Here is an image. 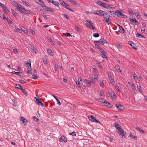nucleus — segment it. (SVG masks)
Segmentation results:
<instances>
[{"label": "nucleus", "instance_id": "obj_57", "mask_svg": "<svg viewBox=\"0 0 147 147\" xmlns=\"http://www.w3.org/2000/svg\"><path fill=\"white\" fill-rule=\"evenodd\" d=\"M90 79L91 81V82H92V83H94V80L93 78L92 77H90Z\"/></svg>", "mask_w": 147, "mask_h": 147}, {"label": "nucleus", "instance_id": "obj_32", "mask_svg": "<svg viewBox=\"0 0 147 147\" xmlns=\"http://www.w3.org/2000/svg\"><path fill=\"white\" fill-rule=\"evenodd\" d=\"M115 68L117 71H119L121 72H122L120 70V67L119 66L116 65Z\"/></svg>", "mask_w": 147, "mask_h": 147}, {"label": "nucleus", "instance_id": "obj_13", "mask_svg": "<svg viewBox=\"0 0 147 147\" xmlns=\"http://www.w3.org/2000/svg\"><path fill=\"white\" fill-rule=\"evenodd\" d=\"M11 73L15 74H16L17 76H20V77H24V76L23 75H21V74H22V72H16L15 71H13L11 72Z\"/></svg>", "mask_w": 147, "mask_h": 147}, {"label": "nucleus", "instance_id": "obj_53", "mask_svg": "<svg viewBox=\"0 0 147 147\" xmlns=\"http://www.w3.org/2000/svg\"><path fill=\"white\" fill-rule=\"evenodd\" d=\"M35 74H33L32 78L33 79H35L38 78V76L35 75Z\"/></svg>", "mask_w": 147, "mask_h": 147}, {"label": "nucleus", "instance_id": "obj_36", "mask_svg": "<svg viewBox=\"0 0 147 147\" xmlns=\"http://www.w3.org/2000/svg\"><path fill=\"white\" fill-rule=\"evenodd\" d=\"M136 35V36L137 37H141V38H145V37L144 36H143L142 35H141V34H140L138 33H137Z\"/></svg>", "mask_w": 147, "mask_h": 147}, {"label": "nucleus", "instance_id": "obj_41", "mask_svg": "<svg viewBox=\"0 0 147 147\" xmlns=\"http://www.w3.org/2000/svg\"><path fill=\"white\" fill-rule=\"evenodd\" d=\"M88 119L90 120V121H92V122H93V119H94V118L92 116L90 115V116H88Z\"/></svg>", "mask_w": 147, "mask_h": 147}, {"label": "nucleus", "instance_id": "obj_27", "mask_svg": "<svg viewBox=\"0 0 147 147\" xmlns=\"http://www.w3.org/2000/svg\"><path fill=\"white\" fill-rule=\"evenodd\" d=\"M136 128L141 133H144V130L142 129L141 128H139L138 127H136Z\"/></svg>", "mask_w": 147, "mask_h": 147}, {"label": "nucleus", "instance_id": "obj_44", "mask_svg": "<svg viewBox=\"0 0 147 147\" xmlns=\"http://www.w3.org/2000/svg\"><path fill=\"white\" fill-rule=\"evenodd\" d=\"M104 105L106 106L110 105V103L107 101H104L103 102Z\"/></svg>", "mask_w": 147, "mask_h": 147}, {"label": "nucleus", "instance_id": "obj_5", "mask_svg": "<svg viewBox=\"0 0 147 147\" xmlns=\"http://www.w3.org/2000/svg\"><path fill=\"white\" fill-rule=\"evenodd\" d=\"M115 15H116V17H119L121 16V18H125L127 17L123 14L122 13L121 11H118L115 12Z\"/></svg>", "mask_w": 147, "mask_h": 147}, {"label": "nucleus", "instance_id": "obj_14", "mask_svg": "<svg viewBox=\"0 0 147 147\" xmlns=\"http://www.w3.org/2000/svg\"><path fill=\"white\" fill-rule=\"evenodd\" d=\"M129 44L134 49H138L137 47H136V45L134 43H132L131 41H129Z\"/></svg>", "mask_w": 147, "mask_h": 147}, {"label": "nucleus", "instance_id": "obj_37", "mask_svg": "<svg viewBox=\"0 0 147 147\" xmlns=\"http://www.w3.org/2000/svg\"><path fill=\"white\" fill-rule=\"evenodd\" d=\"M100 11L101 12H102V13H104V14H105V15L108 16H109V15L110 14L109 11H107V12H105V11H103L102 10H100Z\"/></svg>", "mask_w": 147, "mask_h": 147}, {"label": "nucleus", "instance_id": "obj_2", "mask_svg": "<svg viewBox=\"0 0 147 147\" xmlns=\"http://www.w3.org/2000/svg\"><path fill=\"white\" fill-rule=\"evenodd\" d=\"M113 125L116 129L119 132V135L121 136L122 138H123V136H124L123 130L122 129L120 128V127H121V126L118 124L116 122L114 123Z\"/></svg>", "mask_w": 147, "mask_h": 147}, {"label": "nucleus", "instance_id": "obj_55", "mask_svg": "<svg viewBox=\"0 0 147 147\" xmlns=\"http://www.w3.org/2000/svg\"><path fill=\"white\" fill-rule=\"evenodd\" d=\"M69 1L72 3H73V4H76V2L74 1V0H69Z\"/></svg>", "mask_w": 147, "mask_h": 147}, {"label": "nucleus", "instance_id": "obj_30", "mask_svg": "<svg viewBox=\"0 0 147 147\" xmlns=\"http://www.w3.org/2000/svg\"><path fill=\"white\" fill-rule=\"evenodd\" d=\"M111 97L113 98H115L116 97V95L114 92H112L111 93Z\"/></svg>", "mask_w": 147, "mask_h": 147}, {"label": "nucleus", "instance_id": "obj_12", "mask_svg": "<svg viewBox=\"0 0 147 147\" xmlns=\"http://www.w3.org/2000/svg\"><path fill=\"white\" fill-rule=\"evenodd\" d=\"M100 41L101 42H99V44H101L103 45H104V44H107V42L106 40L105 39H102V38H101L100 39Z\"/></svg>", "mask_w": 147, "mask_h": 147}, {"label": "nucleus", "instance_id": "obj_51", "mask_svg": "<svg viewBox=\"0 0 147 147\" xmlns=\"http://www.w3.org/2000/svg\"><path fill=\"white\" fill-rule=\"evenodd\" d=\"M45 13H42V15L44 17L45 19V20H47L48 18L47 17V16L46 15H45Z\"/></svg>", "mask_w": 147, "mask_h": 147}, {"label": "nucleus", "instance_id": "obj_61", "mask_svg": "<svg viewBox=\"0 0 147 147\" xmlns=\"http://www.w3.org/2000/svg\"><path fill=\"white\" fill-rule=\"evenodd\" d=\"M55 67L56 68L55 69V70L56 71H57L58 69H59L58 65L56 64H55Z\"/></svg>", "mask_w": 147, "mask_h": 147}, {"label": "nucleus", "instance_id": "obj_15", "mask_svg": "<svg viewBox=\"0 0 147 147\" xmlns=\"http://www.w3.org/2000/svg\"><path fill=\"white\" fill-rule=\"evenodd\" d=\"M100 10H94L92 11L91 13L95 15H99L100 14Z\"/></svg>", "mask_w": 147, "mask_h": 147}, {"label": "nucleus", "instance_id": "obj_19", "mask_svg": "<svg viewBox=\"0 0 147 147\" xmlns=\"http://www.w3.org/2000/svg\"><path fill=\"white\" fill-rule=\"evenodd\" d=\"M109 13H111L109 14V17L113 16L115 17H116V15H115V12H114V11H109Z\"/></svg>", "mask_w": 147, "mask_h": 147}, {"label": "nucleus", "instance_id": "obj_35", "mask_svg": "<svg viewBox=\"0 0 147 147\" xmlns=\"http://www.w3.org/2000/svg\"><path fill=\"white\" fill-rule=\"evenodd\" d=\"M8 22V23L9 26L10 24H13L12 22L8 18H6Z\"/></svg>", "mask_w": 147, "mask_h": 147}, {"label": "nucleus", "instance_id": "obj_31", "mask_svg": "<svg viewBox=\"0 0 147 147\" xmlns=\"http://www.w3.org/2000/svg\"><path fill=\"white\" fill-rule=\"evenodd\" d=\"M3 10L5 12V13H7L9 12V10L7 9L6 6L3 7Z\"/></svg>", "mask_w": 147, "mask_h": 147}, {"label": "nucleus", "instance_id": "obj_1", "mask_svg": "<svg viewBox=\"0 0 147 147\" xmlns=\"http://www.w3.org/2000/svg\"><path fill=\"white\" fill-rule=\"evenodd\" d=\"M11 4L13 5L16 7V8L20 12L25 14H34V12L31 10L26 9L25 7L22 5L17 3L16 2H11Z\"/></svg>", "mask_w": 147, "mask_h": 147}, {"label": "nucleus", "instance_id": "obj_9", "mask_svg": "<svg viewBox=\"0 0 147 147\" xmlns=\"http://www.w3.org/2000/svg\"><path fill=\"white\" fill-rule=\"evenodd\" d=\"M34 100L35 99L36 100V104H38V105H41L43 107L44 106V105L43 104L39 99H38L36 97H34Z\"/></svg>", "mask_w": 147, "mask_h": 147}, {"label": "nucleus", "instance_id": "obj_38", "mask_svg": "<svg viewBox=\"0 0 147 147\" xmlns=\"http://www.w3.org/2000/svg\"><path fill=\"white\" fill-rule=\"evenodd\" d=\"M96 64L98 65V66L99 67H101V68L102 67V66L101 64L100 63V62L99 61H96Z\"/></svg>", "mask_w": 147, "mask_h": 147}, {"label": "nucleus", "instance_id": "obj_60", "mask_svg": "<svg viewBox=\"0 0 147 147\" xmlns=\"http://www.w3.org/2000/svg\"><path fill=\"white\" fill-rule=\"evenodd\" d=\"M115 89L118 92H119V91H120V90L119 89V88L118 86H116L115 87Z\"/></svg>", "mask_w": 147, "mask_h": 147}, {"label": "nucleus", "instance_id": "obj_23", "mask_svg": "<svg viewBox=\"0 0 147 147\" xmlns=\"http://www.w3.org/2000/svg\"><path fill=\"white\" fill-rule=\"evenodd\" d=\"M14 31L16 32H19L20 33H21L22 32V30L18 28H15L14 29Z\"/></svg>", "mask_w": 147, "mask_h": 147}, {"label": "nucleus", "instance_id": "obj_50", "mask_svg": "<svg viewBox=\"0 0 147 147\" xmlns=\"http://www.w3.org/2000/svg\"><path fill=\"white\" fill-rule=\"evenodd\" d=\"M41 5L42 6V7L43 9H45V7H47L46 5L45 4V3H44V2L43 3H42Z\"/></svg>", "mask_w": 147, "mask_h": 147}, {"label": "nucleus", "instance_id": "obj_52", "mask_svg": "<svg viewBox=\"0 0 147 147\" xmlns=\"http://www.w3.org/2000/svg\"><path fill=\"white\" fill-rule=\"evenodd\" d=\"M129 19H130V21L131 22H133L134 23H135V20H136V19L134 18H129Z\"/></svg>", "mask_w": 147, "mask_h": 147}, {"label": "nucleus", "instance_id": "obj_29", "mask_svg": "<svg viewBox=\"0 0 147 147\" xmlns=\"http://www.w3.org/2000/svg\"><path fill=\"white\" fill-rule=\"evenodd\" d=\"M30 63H29L28 62L25 63L27 67H28V68L29 69L31 68V64L30 63Z\"/></svg>", "mask_w": 147, "mask_h": 147}, {"label": "nucleus", "instance_id": "obj_11", "mask_svg": "<svg viewBox=\"0 0 147 147\" xmlns=\"http://www.w3.org/2000/svg\"><path fill=\"white\" fill-rule=\"evenodd\" d=\"M103 18L104 20H105V22L107 23L108 24H109V23H111V20H109V17L107 18L104 17H103Z\"/></svg>", "mask_w": 147, "mask_h": 147}, {"label": "nucleus", "instance_id": "obj_62", "mask_svg": "<svg viewBox=\"0 0 147 147\" xmlns=\"http://www.w3.org/2000/svg\"><path fill=\"white\" fill-rule=\"evenodd\" d=\"M0 16L3 19H5L7 18L6 17H5V16L4 14H2V15Z\"/></svg>", "mask_w": 147, "mask_h": 147}, {"label": "nucleus", "instance_id": "obj_56", "mask_svg": "<svg viewBox=\"0 0 147 147\" xmlns=\"http://www.w3.org/2000/svg\"><path fill=\"white\" fill-rule=\"evenodd\" d=\"M33 118L35 121H39V119L35 116H33Z\"/></svg>", "mask_w": 147, "mask_h": 147}, {"label": "nucleus", "instance_id": "obj_26", "mask_svg": "<svg viewBox=\"0 0 147 147\" xmlns=\"http://www.w3.org/2000/svg\"><path fill=\"white\" fill-rule=\"evenodd\" d=\"M89 25V28H90L92 29L93 30H94L95 29V27L93 25L92 23H90V24Z\"/></svg>", "mask_w": 147, "mask_h": 147}, {"label": "nucleus", "instance_id": "obj_42", "mask_svg": "<svg viewBox=\"0 0 147 147\" xmlns=\"http://www.w3.org/2000/svg\"><path fill=\"white\" fill-rule=\"evenodd\" d=\"M24 93V94L26 96H27V93L26 90L25 89H24L23 88L21 90Z\"/></svg>", "mask_w": 147, "mask_h": 147}, {"label": "nucleus", "instance_id": "obj_25", "mask_svg": "<svg viewBox=\"0 0 147 147\" xmlns=\"http://www.w3.org/2000/svg\"><path fill=\"white\" fill-rule=\"evenodd\" d=\"M52 3L57 7H59V3L58 2L56 1H54V0L52 2Z\"/></svg>", "mask_w": 147, "mask_h": 147}, {"label": "nucleus", "instance_id": "obj_47", "mask_svg": "<svg viewBox=\"0 0 147 147\" xmlns=\"http://www.w3.org/2000/svg\"><path fill=\"white\" fill-rule=\"evenodd\" d=\"M99 49V51L101 52V53H105V51L104 50V49L100 47Z\"/></svg>", "mask_w": 147, "mask_h": 147}, {"label": "nucleus", "instance_id": "obj_46", "mask_svg": "<svg viewBox=\"0 0 147 147\" xmlns=\"http://www.w3.org/2000/svg\"><path fill=\"white\" fill-rule=\"evenodd\" d=\"M93 36L95 37H98L99 36V34L98 33H96L93 34Z\"/></svg>", "mask_w": 147, "mask_h": 147}, {"label": "nucleus", "instance_id": "obj_20", "mask_svg": "<svg viewBox=\"0 0 147 147\" xmlns=\"http://www.w3.org/2000/svg\"><path fill=\"white\" fill-rule=\"evenodd\" d=\"M45 9L46 11H48L51 12L54 11V10H53L51 8L49 7L48 6H47L45 8Z\"/></svg>", "mask_w": 147, "mask_h": 147}, {"label": "nucleus", "instance_id": "obj_34", "mask_svg": "<svg viewBox=\"0 0 147 147\" xmlns=\"http://www.w3.org/2000/svg\"><path fill=\"white\" fill-rule=\"evenodd\" d=\"M47 50L48 53L51 54V55L53 56V53L51 49H48Z\"/></svg>", "mask_w": 147, "mask_h": 147}, {"label": "nucleus", "instance_id": "obj_45", "mask_svg": "<svg viewBox=\"0 0 147 147\" xmlns=\"http://www.w3.org/2000/svg\"><path fill=\"white\" fill-rule=\"evenodd\" d=\"M100 85L101 87H104L105 86H104V83L103 82V81H100Z\"/></svg>", "mask_w": 147, "mask_h": 147}, {"label": "nucleus", "instance_id": "obj_24", "mask_svg": "<svg viewBox=\"0 0 147 147\" xmlns=\"http://www.w3.org/2000/svg\"><path fill=\"white\" fill-rule=\"evenodd\" d=\"M29 47L30 48L32 49L35 52V53H36V52L35 51L36 49L33 45H32L31 44H29Z\"/></svg>", "mask_w": 147, "mask_h": 147}, {"label": "nucleus", "instance_id": "obj_28", "mask_svg": "<svg viewBox=\"0 0 147 147\" xmlns=\"http://www.w3.org/2000/svg\"><path fill=\"white\" fill-rule=\"evenodd\" d=\"M19 82L22 84H25L26 82V80L25 79L23 78L21 80H20Z\"/></svg>", "mask_w": 147, "mask_h": 147}, {"label": "nucleus", "instance_id": "obj_7", "mask_svg": "<svg viewBox=\"0 0 147 147\" xmlns=\"http://www.w3.org/2000/svg\"><path fill=\"white\" fill-rule=\"evenodd\" d=\"M59 141L61 142H67V138L64 136L62 135L59 139Z\"/></svg>", "mask_w": 147, "mask_h": 147}, {"label": "nucleus", "instance_id": "obj_39", "mask_svg": "<svg viewBox=\"0 0 147 147\" xmlns=\"http://www.w3.org/2000/svg\"><path fill=\"white\" fill-rule=\"evenodd\" d=\"M104 98H97V100L98 101L100 102L101 103H103V100H104Z\"/></svg>", "mask_w": 147, "mask_h": 147}, {"label": "nucleus", "instance_id": "obj_16", "mask_svg": "<svg viewBox=\"0 0 147 147\" xmlns=\"http://www.w3.org/2000/svg\"><path fill=\"white\" fill-rule=\"evenodd\" d=\"M22 2L27 7H30L31 6V5L28 2L23 0H22Z\"/></svg>", "mask_w": 147, "mask_h": 147}, {"label": "nucleus", "instance_id": "obj_18", "mask_svg": "<svg viewBox=\"0 0 147 147\" xmlns=\"http://www.w3.org/2000/svg\"><path fill=\"white\" fill-rule=\"evenodd\" d=\"M84 81L87 84V85H88V87L89 88H91V83L92 82H90L89 80H88L86 79H85L84 80Z\"/></svg>", "mask_w": 147, "mask_h": 147}, {"label": "nucleus", "instance_id": "obj_8", "mask_svg": "<svg viewBox=\"0 0 147 147\" xmlns=\"http://www.w3.org/2000/svg\"><path fill=\"white\" fill-rule=\"evenodd\" d=\"M116 107L119 110L122 111L124 109V107L123 106L119 104H116Z\"/></svg>", "mask_w": 147, "mask_h": 147}, {"label": "nucleus", "instance_id": "obj_40", "mask_svg": "<svg viewBox=\"0 0 147 147\" xmlns=\"http://www.w3.org/2000/svg\"><path fill=\"white\" fill-rule=\"evenodd\" d=\"M75 27L76 30H77L78 32H81V30H80L79 28L78 27L76 26Z\"/></svg>", "mask_w": 147, "mask_h": 147}, {"label": "nucleus", "instance_id": "obj_54", "mask_svg": "<svg viewBox=\"0 0 147 147\" xmlns=\"http://www.w3.org/2000/svg\"><path fill=\"white\" fill-rule=\"evenodd\" d=\"M63 16L67 19L68 20L69 19V16L68 15H67L66 14L64 13L63 14Z\"/></svg>", "mask_w": 147, "mask_h": 147}, {"label": "nucleus", "instance_id": "obj_59", "mask_svg": "<svg viewBox=\"0 0 147 147\" xmlns=\"http://www.w3.org/2000/svg\"><path fill=\"white\" fill-rule=\"evenodd\" d=\"M128 12L129 13L134 14V13L133 12V11L131 9H128Z\"/></svg>", "mask_w": 147, "mask_h": 147}, {"label": "nucleus", "instance_id": "obj_3", "mask_svg": "<svg viewBox=\"0 0 147 147\" xmlns=\"http://www.w3.org/2000/svg\"><path fill=\"white\" fill-rule=\"evenodd\" d=\"M96 3L98 5H99L100 6L107 9L109 8V7H110V6H112V5H109L108 4L102 3L101 1H97Z\"/></svg>", "mask_w": 147, "mask_h": 147}, {"label": "nucleus", "instance_id": "obj_33", "mask_svg": "<svg viewBox=\"0 0 147 147\" xmlns=\"http://www.w3.org/2000/svg\"><path fill=\"white\" fill-rule=\"evenodd\" d=\"M15 86L16 88L20 89V90H22V88H23L19 84H16Z\"/></svg>", "mask_w": 147, "mask_h": 147}, {"label": "nucleus", "instance_id": "obj_64", "mask_svg": "<svg viewBox=\"0 0 147 147\" xmlns=\"http://www.w3.org/2000/svg\"><path fill=\"white\" fill-rule=\"evenodd\" d=\"M117 46L119 49L121 48V46L119 43L117 44Z\"/></svg>", "mask_w": 147, "mask_h": 147}, {"label": "nucleus", "instance_id": "obj_10", "mask_svg": "<svg viewBox=\"0 0 147 147\" xmlns=\"http://www.w3.org/2000/svg\"><path fill=\"white\" fill-rule=\"evenodd\" d=\"M20 119L21 121L23 122V123L24 124V126L26 125L27 124V122H28V121H27L26 119L22 117H20Z\"/></svg>", "mask_w": 147, "mask_h": 147}, {"label": "nucleus", "instance_id": "obj_6", "mask_svg": "<svg viewBox=\"0 0 147 147\" xmlns=\"http://www.w3.org/2000/svg\"><path fill=\"white\" fill-rule=\"evenodd\" d=\"M109 79L111 81V83L114 84L115 83V81L112 78L111 74L110 72H108L107 73Z\"/></svg>", "mask_w": 147, "mask_h": 147}, {"label": "nucleus", "instance_id": "obj_43", "mask_svg": "<svg viewBox=\"0 0 147 147\" xmlns=\"http://www.w3.org/2000/svg\"><path fill=\"white\" fill-rule=\"evenodd\" d=\"M137 88L139 90V91H140V92H142V89L140 86H137Z\"/></svg>", "mask_w": 147, "mask_h": 147}, {"label": "nucleus", "instance_id": "obj_22", "mask_svg": "<svg viewBox=\"0 0 147 147\" xmlns=\"http://www.w3.org/2000/svg\"><path fill=\"white\" fill-rule=\"evenodd\" d=\"M134 134L130 132L129 136L131 137L132 138H134L135 140H136L137 139V137L136 136H134Z\"/></svg>", "mask_w": 147, "mask_h": 147}, {"label": "nucleus", "instance_id": "obj_58", "mask_svg": "<svg viewBox=\"0 0 147 147\" xmlns=\"http://www.w3.org/2000/svg\"><path fill=\"white\" fill-rule=\"evenodd\" d=\"M98 119L97 120L95 118H94L93 119V122L100 123V121H98Z\"/></svg>", "mask_w": 147, "mask_h": 147}, {"label": "nucleus", "instance_id": "obj_63", "mask_svg": "<svg viewBox=\"0 0 147 147\" xmlns=\"http://www.w3.org/2000/svg\"><path fill=\"white\" fill-rule=\"evenodd\" d=\"M141 30L142 32H143V33H145V28H141Z\"/></svg>", "mask_w": 147, "mask_h": 147}, {"label": "nucleus", "instance_id": "obj_4", "mask_svg": "<svg viewBox=\"0 0 147 147\" xmlns=\"http://www.w3.org/2000/svg\"><path fill=\"white\" fill-rule=\"evenodd\" d=\"M59 2L62 5V6L67 9H68L69 11H72V12H74V10L73 9L69 8V7H67V6H69V5L67 4V3H65L64 1H62V0H59Z\"/></svg>", "mask_w": 147, "mask_h": 147}, {"label": "nucleus", "instance_id": "obj_17", "mask_svg": "<svg viewBox=\"0 0 147 147\" xmlns=\"http://www.w3.org/2000/svg\"><path fill=\"white\" fill-rule=\"evenodd\" d=\"M11 11H12V15L15 17H18V14L17 13L16 11H15L13 9H12L11 10Z\"/></svg>", "mask_w": 147, "mask_h": 147}, {"label": "nucleus", "instance_id": "obj_21", "mask_svg": "<svg viewBox=\"0 0 147 147\" xmlns=\"http://www.w3.org/2000/svg\"><path fill=\"white\" fill-rule=\"evenodd\" d=\"M119 32H120V33L123 34L125 32V30L122 27L121 28L119 29Z\"/></svg>", "mask_w": 147, "mask_h": 147}, {"label": "nucleus", "instance_id": "obj_48", "mask_svg": "<svg viewBox=\"0 0 147 147\" xmlns=\"http://www.w3.org/2000/svg\"><path fill=\"white\" fill-rule=\"evenodd\" d=\"M69 134L70 135H71L73 136H76V133L74 131H73V132L71 133H69Z\"/></svg>", "mask_w": 147, "mask_h": 147}, {"label": "nucleus", "instance_id": "obj_49", "mask_svg": "<svg viewBox=\"0 0 147 147\" xmlns=\"http://www.w3.org/2000/svg\"><path fill=\"white\" fill-rule=\"evenodd\" d=\"M27 72L29 74H32V69L28 70Z\"/></svg>", "mask_w": 147, "mask_h": 147}]
</instances>
